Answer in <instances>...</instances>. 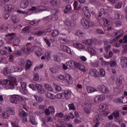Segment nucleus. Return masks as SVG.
I'll use <instances>...</instances> for the list:
<instances>
[{"label": "nucleus", "mask_w": 127, "mask_h": 127, "mask_svg": "<svg viewBox=\"0 0 127 127\" xmlns=\"http://www.w3.org/2000/svg\"><path fill=\"white\" fill-rule=\"evenodd\" d=\"M9 101L13 104H19V102L23 101V98L18 95H13L9 98Z\"/></svg>", "instance_id": "nucleus-1"}, {"label": "nucleus", "mask_w": 127, "mask_h": 127, "mask_svg": "<svg viewBox=\"0 0 127 127\" xmlns=\"http://www.w3.org/2000/svg\"><path fill=\"white\" fill-rule=\"evenodd\" d=\"M14 38H15V34L14 33H9L5 36L4 40L8 43H12Z\"/></svg>", "instance_id": "nucleus-2"}, {"label": "nucleus", "mask_w": 127, "mask_h": 127, "mask_svg": "<svg viewBox=\"0 0 127 127\" xmlns=\"http://www.w3.org/2000/svg\"><path fill=\"white\" fill-rule=\"evenodd\" d=\"M44 113L46 116L54 115V114H55V109H54L53 106H49L48 108L45 110Z\"/></svg>", "instance_id": "nucleus-3"}, {"label": "nucleus", "mask_w": 127, "mask_h": 127, "mask_svg": "<svg viewBox=\"0 0 127 127\" xmlns=\"http://www.w3.org/2000/svg\"><path fill=\"white\" fill-rule=\"evenodd\" d=\"M80 24L84 29H89V20L85 18H81Z\"/></svg>", "instance_id": "nucleus-4"}, {"label": "nucleus", "mask_w": 127, "mask_h": 127, "mask_svg": "<svg viewBox=\"0 0 127 127\" xmlns=\"http://www.w3.org/2000/svg\"><path fill=\"white\" fill-rule=\"evenodd\" d=\"M97 88L100 92H102L103 94H107L109 93V88L105 85H98Z\"/></svg>", "instance_id": "nucleus-5"}, {"label": "nucleus", "mask_w": 127, "mask_h": 127, "mask_svg": "<svg viewBox=\"0 0 127 127\" xmlns=\"http://www.w3.org/2000/svg\"><path fill=\"white\" fill-rule=\"evenodd\" d=\"M35 9H37L39 12L46 10L45 7L43 6H38L37 7V8L36 7L33 6L31 7V8L29 9L28 10L29 11H33V10H35Z\"/></svg>", "instance_id": "nucleus-6"}, {"label": "nucleus", "mask_w": 127, "mask_h": 127, "mask_svg": "<svg viewBox=\"0 0 127 127\" xmlns=\"http://www.w3.org/2000/svg\"><path fill=\"white\" fill-rule=\"evenodd\" d=\"M105 98L106 97L104 95L101 94L100 95L96 96L94 98V102L96 104H99V103L102 102V101H103V100H105Z\"/></svg>", "instance_id": "nucleus-7"}, {"label": "nucleus", "mask_w": 127, "mask_h": 127, "mask_svg": "<svg viewBox=\"0 0 127 127\" xmlns=\"http://www.w3.org/2000/svg\"><path fill=\"white\" fill-rule=\"evenodd\" d=\"M121 64L123 68L127 67V57H121L120 58Z\"/></svg>", "instance_id": "nucleus-8"}, {"label": "nucleus", "mask_w": 127, "mask_h": 127, "mask_svg": "<svg viewBox=\"0 0 127 127\" xmlns=\"http://www.w3.org/2000/svg\"><path fill=\"white\" fill-rule=\"evenodd\" d=\"M89 74L91 76H93L95 78H98L99 77L100 74L98 72V70L96 69H91L89 70Z\"/></svg>", "instance_id": "nucleus-9"}, {"label": "nucleus", "mask_w": 127, "mask_h": 127, "mask_svg": "<svg viewBox=\"0 0 127 127\" xmlns=\"http://www.w3.org/2000/svg\"><path fill=\"white\" fill-rule=\"evenodd\" d=\"M77 63V62L70 60L66 62V65L67 66H69L70 68L74 69V68H76Z\"/></svg>", "instance_id": "nucleus-10"}, {"label": "nucleus", "mask_w": 127, "mask_h": 127, "mask_svg": "<svg viewBox=\"0 0 127 127\" xmlns=\"http://www.w3.org/2000/svg\"><path fill=\"white\" fill-rule=\"evenodd\" d=\"M82 10L85 16H86L87 18H90V17H91V14H90V11H89V8H88V7L84 6L82 8Z\"/></svg>", "instance_id": "nucleus-11"}, {"label": "nucleus", "mask_w": 127, "mask_h": 127, "mask_svg": "<svg viewBox=\"0 0 127 127\" xmlns=\"http://www.w3.org/2000/svg\"><path fill=\"white\" fill-rule=\"evenodd\" d=\"M123 80H124V77L122 75H120L119 77H117L116 81V85L117 86H118V87H120V86H122V85H123Z\"/></svg>", "instance_id": "nucleus-12"}, {"label": "nucleus", "mask_w": 127, "mask_h": 127, "mask_svg": "<svg viewBox=\"0 0 127 127\" xmlns=\"http://www.w3.org/2000/svg\"><path fill=\"white\" fill-rule=\"evenodd\" d=\"M29 4V1L28 0H22L20 4L21 8H26Z\"/></svg>", "instance_id": "nucleus-13"}, {"label": "nucleus", "mask_w": 127, "mask_h": 127, "mask_svg": "<svg viewBox=\"0 0 127 127\" xmlns=\"http://www.w3.org/2000/svg\"><path fill=\"white\" fill-rule=\"evenodd\" d=\"M92 108V105L90 104H86L85 107L84 108L83 110L86 114L91 113V109Z\"/></svg>", "instance_id": "nucleus-14"}, {"label": "nucleus", "mask_w": 127, "mask_h": 127, "mask_svg": "<svg viewBox=\"0 0 127 127\" xmlns=\"http://www.w3.org/2000/svg\"><path fill=\"white\" fill-rule=\"evenodd\" d=\"M64 95L66 100H69L71 99V91L69 90H64Z\"/></svg>", "instance_id": "nucleus-15"}, {"label": "nucleus", "mask_w": 127, "mask_h": 127, "mask_svg": "<svg viewBox=\"0 0 127 127\" xmlns=\"http://www.w3.org/2000/svg\"><path fill=\"white\" fill-rule=\"evenodd\" d=\"M100 117L98 115L95 116L93 119V122L95 124L94 127H98L100 126Z\"/></svg>", "instance_id": "nucleus-16"}, {"label": "nucleus", "mask_w": 127, "mask_h": 127, "mask_svg": "<svg viewBox=\"0 0 127 127\" xmlns=\"http://www.w3.org/2000/svg\"><path fill=\"white\" fill-rule=\"evenodd\" d=\"M19 43H20V39L15 36V38L13 40V42L11 44H13L14 46H18Z\"/></svg>", "instance_id": "nucleus-17"}, {"label": "nucleus", "mask_w": 127, "mask_h": 127, "mask_svg": "<svg viewBox=\"0 0 127 127\" xmlns=\"http://www.w3.org/2000/svg\"><path fill=\"white\" fill-rule=\"evenodd\" d=\"M31 66H32V62H31V61L27 60L25 65L26 71H28L29 69H30V67H31Z\"/></svg>", "instance_id": "nucleus-18"}, {"label": "nucleus", "mask_w": 127, "mask_h": 127, "mask_svg": "<svg viewBox=\"0 0 127 127\" xmlns=\"http://www.w3.org/2000/svg\"><path fill=\"white\" fill-rule=\"evenodd\" d=\"M51 4L53 6H58V5H60V0H52L50 1Z\"/></svg>", "instance_id": "nucleus-19"}, {"label": "nucleus", "mask_w": 127, "mask_h": 127, "mask_svg": "<svg viewBox=\"0 0 127 127\" xmlns=\"http://www.w3.org/2000/svg\"><path fill=\"white\" fill-rule=\"evenodd\" d=\"M72 11V7L70 5H67L64 9V13H70Z\"/></svg>", "instance_id": "nucleus-20"}, {"label": "nucleus", "mask_w": 127, "mask_h": 127, "mask_svg": "<svg viewBox=\"0 0 127 127\" xmlns=\"http://www.w3.org/2000/svg\"><path fill=\"white\" fill-rule=\"evenodd\" d=\"M65 80L66 82L69 84H72L73 83V79L72 78V77H71V76H70L69 74H66L65 75Z\"/></svg>", "instance_id": "nucleus-21"}, {"label": "nucleus", "mask_w": 127, "mask_h": 127, "mask_svg": "<svg viewBox=\"0 0 127 127\" xmlns=\"http://www.w3.org/2000/svg\"><path fill=\"white\" fill-rule=\"evenodd\" d=\"M86 51H88V52L91 54V55L95 56L97 54V52L94 49L91 47H88L86 50Z\"/></svg>", "instance_id": "nucleus-22"}, {"label": "nucleus", "mask_w": 127, "mask_h": 127, "mask_svg": "<svg viewBox=\"0 0 127 127\" xmlns=\"http://www.w3.org/2000/svg\"><path fill=\"white\" fill-rule=\"evenodd\" d=\"M10 71L12 73L14 72H20L21 71V69L17 66H12L10 68Z\"/></svg>", "instance_id": "nucleus-23"}, {"label": "nucleus", "mask_w": 127, "mask_h": 127, "mask_svg": "<svg viewBox=\"0 0 127 127\" xmlns=\"http://www.w3.org/2000/svg\"><path fill=\"white\" fill-rule=\"evenodd\" d=\"M21 50L24 54H28V53H30V48L28 47H23L21 48Z\"/></svg>", "instance_id": "nucleus-24"}, {"label": "nucleus", "mask_w": 127, "mask_h": 127, "mask_svg": "<svg viewBox=\"0 0 127 127\" xmlns=\"http://www.w3.org/2000/svg\"><path fill=\"white\" fill-rule=\"evenodd\" d=\"M119 103H122V104H127V97H121L118 99Z\"/></svg>", "instance_id": "nucleus-25"}, {"label": "nucleus", "mask_w": 127, "mask_h": 127, "mask_svg": "<svg viewBox=\"0 0 127 127\" xmlns=\"http://www.w3.org/2000/svg\"><path fill=\"white\" fill-rule=\"evenodd\" d=\"M73 46L75 48H77V49H83V48H85V46L80 43H74Z\"/></svg>", "instance_id": "nucleus-26"}, {"label": "nucleus", "mask_w": 127, "mask_h": 127, "mask_svg": "<svg viewBox=\"0 0 127 127\" xmlns=\"http://www.w3.org/2000/svg\"><path fill=\"white\" fill-rule=\"evenodd\" d=\"M76 68H78V69H79V70H80V71L86 72V70H85V66L79 63H77Z\"/></svg>", "instance_id": "nucleus-27"}, {"label": "nucleus", "mask_w": 127, "mask_h": 127, "mask_svg": "<svg viewBox=\"0 0 127 127\" xmlns=\"http://www.w3.org/2000/svg\"><path fill=\"white\" fill-rule=\"evenodd\" d=\"M86 89L87 90L88 93H94V92L98 91V90H97V89L90 86H87L86 87Z\"/></svg>", "instance_id": "nucleus-28"}, {"label": "nucleus", "mask_w": 127, "mask_h": 127, "mask_svg": "<svg viewBox=\"0 0 127 127\" xmlns=\"http://www.w3.org/2000/svg\"><path fill=\"white\" fill-rule=\"evenodd\" d=\"M11 19L13 23H17V22H19V18L16 15L12 16Z\"/></svg>", "instance_id": "nucleus-29"}, {"label": "nucleus", "mask_w": 127, "mask_h": 127, "mask_svg": "<svg viewBox=\"0 0 127 127\" xmlns=\"http://www.w3.org/2000/svg\"><path fill=\"white\" fill-rule=\"evenodd\" d=\"M6 89L7 90L10 89L11 90H13L14 89V86L13 85V83L11 81H9V83L7 84L6 86Z\"/></svg>", "instance_id": "nucleus-30"}, {"label": "nucleus", "mask_w": 127, "mask_h": 127, "mask_svg": "<svg viewBox=\"0 0 127 127\" xmlns=\"http://www.w3.org/2000/svg\"><path fill=\"white\" fill-rule=\"evenodd\" d=\"M99 60L101 61L102 66H109V62H106L103 58H100Z\"/></svg>", "instance_id": "nucleus-31"}, {"label": "nucleus", "mask_w": 127, "mask_h": 127, "mask_svg": "<svg viewBox=\"0 0 127 127\" xmlns=\"http://www.w3.org/2000/svg\"><path fill=\"white\" fill-rule=\"evenodd\" d=\"M112 115H113L114 119H118V118H120V111L118 110L115 111L112 113Z\"/></svg>", "instance_id": "nucleus-32"}, {"label": "nucleus", "mask_w": 127, "mask_h": 127, "mask_svg": "<svg viewBox=\"0 0 127 127\" xmlns=\"http://www.w3.org/2000/svg\"><path fill=\"white\" fill-rule=\"evenodd\" d=\"M46 96L47 98L51 99V100H55V96L50 92H47L46 94Z\"/></svg>", "instance_id": "nucleus-33"}, {"label": "nucleus", "mask_w": 127, "mask_h": 127, "mask_svg": "<svg viewBox=\"0 0 127 127\" xmlns=\"http://www.w3.org/2000/svg\"><path fill=\"white\" fill-rule=\"evenodd\" d=\"M115 32V34L116 35V36L118 35L117 37L119 38H121V37H122V36H123L124 35V32L122 30H118Z\"/></svg>", "instance_id": "nucleus-34"}, {"label": "nucleus", "mask_w": 127, "mask_h": 127, "mask_svg": "<svg viewBox=\"0 0 127 127\" xmlns=\"http://www.w3.org/2000/svg\"><path fill=\"white\" fill-rule=\"evenodd\" d=\"M99 109L100 110H107V109H108V106L105 103H101L99 105Z\"/></svg>", "instance_id": "nucleus-35"}, {"label": "nucleus", "mask_w": 127, "mask_h": 127, "mask_svg": "<svg viewBox=\"0 0 127 127\" xmlns=\"http://www.w3.org/2000/svg\"><path fill=\"white\" fill-rule=\"evenodd\" d=\"M20 117H23V118H26L27 117V113L23 110H21L19 111Z\"/></svg>", "instance_id": "nucleus-36"}, {"label": "nucleus", "mask_w": 127, "mask_h": 127, "mask_svg": "<svg viewBox=\"0 0 127 127\" xmlns=\"http://www.w3.org/2000/svg\"><path fill=\"white\" fill-rule=\"evenodd\" d=\"M6 112H7V113L8 114H10V115H14V111H13V110H12L10 107H7L6 108Z\"/></svg>", "instance_id": "nucleus-37"}, {"label": "nucleus", "mask_w": 127, "mask_h": 127, "mask_svg": "<svg viewBox=\"0 0 127 127\" xmlns=\"http://www.w3.org/2000/svg\"><path fill=\"white\" fill-rule=\"evenodd\" d=\"M45 88L46 90H48V91H50V92H52L53 91V88H52V87H51L49 84H45Z\"/></svg>", "instance_id": "nucleus-38"}, {"label": "nucleus", "mask_w": 127, "mask_h": 127, "mask_svg": "<svg viewBox=\"0 0 127 127\" xmlns=\"http://www.w3.org/2000/svg\"><path fill=\"white\" fill-rule=\"evenodd\" d=\"M74 9L75 10H79L80 8H81V6H78V2L77 1H75L73 4Z\"/></svg>", "instance_id": "nucleus-39"}, {"label": "nucleus", "mask_w": 127, "mask_h": 127, "mask_svg": "<svg viewBox=\"0 0 127 127\" xmlns=\"http://www.w3.org/2000/svg\"><path fill=\"white\" fill-rule=\"evenodd\" d=\"M60 42L61 43L66 44V43H68V42H69V40H68V39L66 38H61L60 39Z\"/></svg>", "instance_id": "nucleus-40"}, {"label": "nucleus", "mask_w": 127, "mask_h": 127, "mask_svg": "<svg viewBox=\"0 0 127 127\" xmlns=\"http://www.w3.org/2000/svg\"><path fill=\"white\" fill-rule=\"evenodd\" d=\"M84 43L86 44V45H92L93 43V40L92 39H87L84 41Z\"/></svg>", "instance_id": "nucleus-41"}, {"label": "nucleus", "mask_w": 127, "mask_h": 127, "mask_svg": "<svg viewBox=\"0 0 127 127\" xmlns=\"http://www.w3.org/2000/svg\"><path fill=\"white\" fill-rule=\"evenodd\" d=\"M75 35L81 37L84 35V32L81 30H77L75 33Z\"/></svg>", "instance_id": "nucleus-42"}, {"label": "nucleus", "mask_w": 127, "mask_h": 127, "mask_svg": "<svg viewBox=\"0 0 127 127\" xmlns=\"http://www.w3.org/2000/svg\"><path fill=\"white\" fill-rule=\"evenodd\" d=\"M113 57V52L111 51H110L109 52V55H105L104 57L106 59H110V58H111V57Z\"/></svg>", "instance_id": "nucleus-43"}, {"label": "nucleus", "mask_w": 127, "mask_h": 127, "mask_svg": "<svg viewBox=\"0 0 127 127\" xmlns=\"http://www.w3.org/2000/svg\"><path fill=\"white\" fill-rule=\"evenodd\" d=\"M99 64H100V62L99 61H96L91 63V66L94 67H99Z\"/></svg>", "instance_id": "nucleus-44"}, {"label": "nucleus", "mask_w": 127, "mask_h": 127, "mask_svg": "<svg viewBox=\"0 0 127 127\" xmlns=\"http://www.w3.org/2000/svg\"><path fill=\"white\" fill-rule=\"evenodd\" d=\"M110 67H115L117 66V61H111L109 63Z\"/></svg>", "instance_id": "nucleus-45"}, {"label": "nucleus", "mask_w": 127, "mask_h": 127, "mask_svg": "<svg viewBox=\"0 0 127 127\" xmlns=\"http://www.w3.org/2000/svg\"><path fill=\"white\" fill-rule=\"evenodd\" d=\"M100 74L101 77H105V75H106V71L104 68H101L100 69Z\"/></svg>", "instance_id": "nucleus-46"}, {"label": "nucleus", "mask_w": 127, "mask_h": 127, "mask_svg": "<svg viewBox=\"0 0 127 127\" xmlns=\"http://www.w3.org/2000/svg\"><path fill=\"white\" fill-rule=\"evenodd\" d=\"M29 23H30L31 25H33L34 26H37V25H38V22L35 20L30 21Z\"/></svg>", "instance_id": "nucleus-47"}, {"label": "nucleus", "mask_w": 127, "mask_h": 127, "mask_svg": "<svg viewBox=\"0 0 127 127\" xmlns=\"http://www.w3.org/2000/svg\"><path fill=\"white\" fill-rule=\"evenodd\" d=\"M51 20H53L54 21H55L58 19V15L56 14H54L52 15L51 18Z\"/></svg>", "instance_id": "nucleus-48"}, {"label": "nucleus", "mask_w": 127, "mask_h": 127, "mask_svg": "<svg viewBox=\"0 0 127 127\" xmlns=\"http://www.w3.org/2000/svg\"><path fill=\"white\" fill-rule=\"evenodd\" d=\"M92 43L95 45H100V44H101V42L98 41L97 39H92Z\"/></svg>", "instance_id": "nucleus-49"}, {"label": "nucleus", "mask_w": 127, "mask_h": 127, "mask_svg": "<svg viewBox=\"0 0 127 127\" xmlns=\"http://www.w3.org/2000/svg\"><path fill=\"white\" fill-rule=\"evenodd\" d=\"M8 79L10 80V82L12 83H15V82H16V78L13 76H8Z\"/></svg>", "instance_id": "nucleus-50"}, {"label": "nucleus", "mask_w": 127, "mask_h": 127, "mask_svg": "<svg viewBox=\"0 0 127 127\" xmlns=\"http://www.w3.org/2000/svg\"><path fill=\"white\" fill-rule=\"evenodd\" d=\"M34 81H38L39 80V74L36 73L33 76Z\"/></svg>", "instance_id": "nucleus-51"}, {"label": "nucleus", "mask_w": 127, "mask_h": 127, "mask_svg": "<svg viewBox=\"0 0 127 127\" xmlns=\"http://www.w3.org/2000/svg\"><path fill=\"white\" fill-rule=\"evenodd\" d=\"M110 25V21L107 19H105L104 20V26H105V27H107V26H109Z\"/></svg>", "instance_id": "nucleus-52"}, {"label": "nucleus", "mask_w": 127, "mask_h": 127, "mask_svg": "<svg viewBox=\"0 0 127 127\" xmlns=\"http://www.w3.org/2000/svg\"><path fill=\"white\" fill-rule=\"evenodd\" d=\"M56 117H57V118H62L64 117V114L62 112L57 113L56 114Z\"/></svg>", "instance_id": "nucleus-53"}, {"label": "nucleus", "mask_w": 127, "mask_h": 127, "mask_svg": "<svg viewBox=\"0 0 127 127\" xmlns=\"http://www.w3.org/2000/svg\"><path fill=\"white\" fill-rule=\"evenodd\" d=\"M68 108L69 110H72L73 111L76 110V107L74 106V103L68 104Z\"/></svg>", "instance_id": "nucleus-54"}, {"label": "nucleus", "mask_w": 127, "mask_h": 127, "mask_svg": "<svg viewBox=\"0 0 127 127\" xmlns=\"http://www.w3.org/2000/svg\"><path fill=\"white\" fill-rule=\"evenodd\" d=\"M58 34H59V32H58V31L55 30L52 32L51 35L53 37H54L55 36H57V35H58Z\"/></svg>", "instance_id": "nucleus-55"}, {"label": "nucleus", "mask_w": 127, "mask_h": 127, "mask_svg": "<svg viewBox=\"0 0 127 127\" xmlns=\"http://www.w3.org/2000/svg\"><path fill=\"white\" fill-rule=\"evenodd\" d=\"M34 97L35 100L38 102V103H41V102H42V98H41V97L36 95H35Z\"/></svg>", "instance_id": "nucleus-56"}, {"label": "nucleus", "mask_w": 127, "mask_h": 127, "mask_svg": "<svg viewBox=\"0 0 127 127\" xmlns=\"http://www.w3.org/2000/svg\"><path fill=\"white\" fill-rule=\"evenodd\" d=\"M61 49L63 51H64V52H66L67 50V49L68 48V47L64 45H61L60 46Z\"/></svg>", "instance_id": "nucleus-57"}, {"label": "nucleus", "mask_w": 127, "mask_h": 127, "mask_svg": "<svg viewBox=\"0 0 127 127\" xmlns=\"http://www.w3.org/2000/svg\"><path fill=\"white\" fill-rule=\"evenodd\" d=\"M55 86L56 91H57L58 92H61V90H62V88H61V86L56 84H55Z\"/></svg>", "instance_id": "nucleus-58"}, {"label": "nucleus", "mask_w": 127, "mask_h": 127, "mask_svg": "<svg viewBox=\"0 0 127 127\" xmlns=\"http://www.w3.org/2000/svg\"><path fill=\"white\" fill-rule=\"evenodd\" d=\"M115 5L116 8H121L122 7V5H123V2L121 1L118 2Z\"/></svg>", "instance_id": "nucleus-59"}, {"label": "nucleus", "mask_w": 127, "mask_h": 127, "mask_svg": "<svg viewBox=\"0 0 127 127\" xmlns=\"http://www.w3.org/2000/svg\"><path fill=\"white\" fill-rule=\"evenodd\" d=\"M2 117L4 119H7V118H9V114L8 113L3 112H2Z\"/></svg>", "instance_id": "nucleus-60"}, {"label": "nucleus", "mask_w": 127, "mask_h": 127, "mask_svg": "<svg viewBox=\"0 0 127 127\" xmlns=\"http://www.w3.org/2000/svg\"><path fill=\"white\" fill-rule=\"evenodd\" d=\"M3 73L4 74V75H5L6 76L7 75V74H8L9 73V71L8 70V68L7 67H4L3 71Z\"/></svg>", "instance_id": "nucleus-61"}, {"label": "nucleus", "mask_w": 127, "mask_h": 127, "mask_svg": "<svg viewBox=\"0 0 127 127\" xmlns=\"http://www.w3.org/2000/svg\"><path fill=\"white\" fill-rule=\"evenodd\" d=\"M89 28L90 27H94L95 26V23L92 21H88Z\"/></svg>", "instance_id": "nucleus-62"}, {"label": "nucleus", "mask_w": 127, "mask_h": 127, "mask_svg": "<svg viewBox=\"0 0 127 127\" xmlns=\"http://www.w3.org/2000/svg\"><path fill=\"white\" fill-rule=\"evenodd\" d=\"M20 84H21V87L22 88H23V89H25V88H26V86L27 84L26 82H21Z\"/></svg>", "instance_id": "nucleus-63"}, {"label": "nucleus", "mask_w": 127, "mask_h": 127, "mask_svg": "<svg viewBox=\"0 0 127 127\" xmlns=\"http://www.w3.org/2000/svg\"><path fill=\"white\" fill-rule=\"evenodd\" d=\"M6 9L8 11L10 12L12 10V5H7L6 6Z\"/></svg>", "instance_id": "nucleus-64"}]
</instances>
